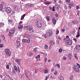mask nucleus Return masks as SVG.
<instances>
[{
	"label": "nucleus",
	"instance_id": "16",
	"mask_svg": "<svg viewBox=\"0 0 80 80\" xmlns=\"http://www.w3.org/2000/svg\"><path fill=\"white\" fill-rule=\"evenodd\" d=\"M16 62H17L18 65H20V60L19 59H16Z\"/></svg>",
	"mask_w": 80,
	"mask_h": 80
},
{
	"label": "nucleus",
	"instance_id": "61",
	"mask_svg": "<svg viewBox=\"0 0 80 80\" xmlns=\"http://www.w3.org/2000/svg\"><path fill=\"white\" fill-rule=\"evenodd\" d=\"M32 54H33L32 53H30L29 54V56L30 57H32Z\"/></svg>",
	"mask_w": 80,
	"mask_h": 80
},
{
	"label": "nucleus",
	"instance_id": "14",
	"mask_svg": "<svg viewBox=\"0 0 80 80\" xmlns=\"http://www.w3.org/2000/svg\"><path fill=\"white\" fill-rule=\"evenodd\" d=\"M75 48L78 50H80V45L76 46Z\"/></svg>",
	"mask_w": 80,
	"mask_h": 80
},
{
	"label": "nucleus",
	"instance_id": "58",
	"mask_svg": "<svg viewBox=\"0 0 80 80\" xmlns=\"http://www.w3.org/2000/svg\"><path fill=\"white\" fill-rule=\"evenodd\" d=\"M49 8L50 10H52V8L51 6H49Z\"/></svg>",
	"mask_w": 80,
	"mask_h": 80
},
{
	"label": "nucleus",
	"instance_id": "13",
	"mask_svg": "<svg viewBox=\"0 0 80 80\" xmlns=\"http://www.w3.org/2000/svg\"><path fill=\"white\" fill-rule=\"evenodd\" d=\"M72 58V55L71 54H69L68 55V58L69 60H70Z\"/></svg>",
	"mask_w": 80,
	"mask_h": 80
},
{
	"label": "nucleus",
	"instance_id": "1",
	"mask_svg": "<svg viewBox=\"0 0 80 80\" xmlns=\"http://www.w3.org/2000/svg\"><path fill=\"white\" fill-rule=\"evenodd\" d=\"M15 32V28H13L12 29L10 30L8 34L9 36H11Z\"/></svg>",
	"mask_w": 80,
	"mask_h": 80
},
{
	"label": "nucleus",
	"instance_id": "35",
	"mask_svg": "<svg viewBox=\"0 0 80 80\" xmlns=\"http://www.w3.org/2000/svg\"><path fill=\"white\" fill-rule=\"evenodd\" d=\"M6 68H7V69H10V67H9V65H7L6 66Z\"/></svg>",
	"mask_w": 80,
	"mask_h": 80
},
{
	"label": "nucleus",
	"instance_id": "26",
	"mask_svg": "<svg viewBox=\"0 0 80 80\" xmlns=\"http://www.w3.org/2000/svg\"><path fill=\"white\" fill-rule=\"evenodd\" d=\"M6 77H8L10 79V80H13V79H12L11 78H10V76H9V75H8L6 74Z\"/></svg>",
	"mask_w": 80,
	"mask_h": 80
},
{
	"label": "nucleus",
	"instance_id": "25",
	"mask_svg": "<svg viewBox=\"0 0 80 80\" xmlns=\"http://www.w3.org/2000/svg\"><path fill=\"white\" fill-rule=\"evenodd\" d=\"M51 2H49V1H47V2H45V4L46 5H48L49 4H50Z\"/></svg>",
	"mask_w": 80,
	"mask_h": 80
},
{
	"label": "nucleus",
	"instance_id": "42",
	"mask_svg": "<svg viewBox=\"0 0 80 80\" xmlns=\"http://www.w3.org/2000/svg\"><path fill=\"white\" fill-rule=\"evenodd\" d=\"M9 22L10 23H12V20H9Z\"/></svg>",
	"mask_w": 80,
	"mask_h": 80
},
{
	"label": "nucleus",
	"instance_id": "12",
	"mask_svg": "<svg viewBox=\"0 0 80 80\" xmlns=\"http://www.w3.org/2000/svg\"><path fill=\"white\" fill-rule=\"evenodd\" d=\"M72 23H73V24H74V25H77V24L78 23V21H77V20H74L72 21Z\"/></svg>",
	"mask_w": 80,
	"mask_h": 80
},
{
	"label": "nucleus",
	"instance_id": "56",
	"mask_svg": "<svg viewBox=\"0 0 80 80\" xmlns=\"http://www.w3.org/2000/svg\"><path fill=\"white\" fill-rule=\"evenodd\" d=\"M30 33H32V32H33V31L32 29L30 31Z\"/></svg>",
	"mask_w": 80,
	"mask_h": 80
},
{
	"label": "nucleus",
	"instance_id": "47",
	"mask_svg": "<svg viewBox=\"0 0 80 80\" xmlns=\"http://www.w3.org/2000/svg\"><path fill=\"white\" fill-rule=\"evenodd\" d=\"M34 5V4H31L30 5V7H33Z\"/></svg>",
	"mask_w": 80,
	"mask_h": 80
},
{
	"label": "nucleus",
	"instance_id": "27",
	"mask_svg": "<svg viewBox=\"0 0 80 80\" xmlns=\"http://www.w3.org/2000/svg\"><path fill=\"white\" fill-rule=\"evenodd\" d=\"M14 10L16 11H18V7L16 6L14 7Z\"/></svg>",
	"mask_w": 80,
	"mask_h": 80
},
{
	"label": "nucleus",
	"instance_id": "24",
	"mask_svg": "<svg viewBox=\"0 0 80 80\" xmlns=\"http://www.w3.org/2000/svg\"><path fill=\"white\" fill-rule=\"evenodd\" d=\"M37 25L38 28H41V27H42V24H38Z\"/></svg>",
	"mask_w": 80,
	"mask_h": 80
},
{
	"label": "nucleus",
	"instance_id": "57",
	"mask_svg": "<svg viewBox=\"0 0 80 80\" xmlns=\"http://www.w3.org/2000/svg\"><path fill=\"white\" fill-rule=\"evenodd\" d=\"M54 71V68H52L51 71V72H53Z\"/></svg>",
	"mask_w": 80,
	"mask_h": 80
},
{
	"label": "nucleus",
	"instance_id": "2",
	"mask_svg": "<svg viewBox=\"0 0 80 80\" xmlns=\"http://www.w3.org/2000/svg\"><path fill=\"white\" fill-rule=\"evenodd\" d=\"M73 69L74 71L76 72H80V70H79L78 67L77 65H75L74 66Z\"/></svg>",
	"mask_w": 80,
	"mask_h": 80
},
{
	"label": "nucleus",
	"instance_id": "53",
	"mask_svg": "<svg viewBox=\"0 0 80 80\" xmlns=\"http://www.w3.org/2000/svg\"><path fill=\"white\" fill-rule=\"evenodd\" d=\"M64 8L65 10H67V6H64Z\"/></svg>",
	"mask_w": 80,
	"mask_h": 80
},
{
	"label": "nucleus",
	"instance_id": "3",
	"mask_svg": "<svg viewBox=\"0 0 80 80\" xmlns=\"http://www.w3.org/2000/svg\"><path fill=\"white\" fill-rule=\"evenodd\" d=\"M5 50V53H6V55L8 56H10L11 54V51L8 49H7Z\"/></svg>",
	"mask_w": 80,
	"mask_h": 80
},
{
	"label": "nucleus",
	"instance_id": "36",
	"mask_svg": "<svg viewBox=\"0 0 80 80\" xmlns=\"http://www.w3.org/2000/svg\"><path fill=\"white\" fill-rule=\"evenodd\" d=\"M18 72H19V73H20V68H19V67H18Z\"/></svg>",
	"mask_w": 80,
	"mask_h": 80
},
{
	"label": "nucleus",
	"instance_id": "20",
	"mask_svg": "<svg viewBox=\"0 0 80 80\" xmlns=\"http://www.w3.org/2000/svg\"><path fill=\"white\" fill-rule=\"evenodd\" d=\"M14 69L15 70L16 72H17V66H14Z\"/></svg>",
	"mask_w": 80,
	"mask_h": 80
},
{
	"label": "nucleus",
	"instance_id": "17",
	"mask_svg": "<svg viewBox=\"0 0 80 80\" xmlns=\"http://www.w3.org/2000/svg\"><path fill=\"white\" fill-rule=\"evenodd\" d=\"M74 6V4L73 3H71V4H70V6H69V7L70 8V9H71V8L72 7H73Z\"/></svg>",
	"mask_w": 80,
	"mask_h": 80
},
{
	"label": "nucleus",
	"instance_id": "33",
	"mask_svg": "<svg viewBox=\"0 0 80 80\" xmlns=\"http://www.w3.org/2000/svg\"><path fill=\"white\" fill-rule=\"evenodd\" d=\"M25 76L27 79H28V74L27 73H25Z\"/></svg>",
	"mask_w": 80,
	"mask_h": 80
},
{
	"label": "nucleus",
	"instance_id": "62",
	"mask_svg": "<svg viewBox=\"0 0 80 80\" xmlns=\"http://www.w3.org/2000/svg\"><path fill=\"white\" fill-rule=\"evenodd\" d=\"M44 37L45 38H47V35L46 34L44 35Z\"/></svg>",
	"mask_w": 80,
	"mask_h": 80
},
{
	"label": "nucleus",
	"instance_id": "21",
	"mask_svg": "<svg viewBox=\"0 0 80 80\" xmlns=\"http://www.w3.org/2000/svg\"><path fill=\"white\" fill-rule=\"evenodd\" d=\"M52 22L54 23V25H55V23H56V22H57L56 21V20L55 19H52Z\"/></svg>",
	"mask_w": 80,
	"mask_h": 80
},
{
	"label": "nucleus",
	"instance_id": "15",
	"mask_svg": "<svg viewBox=\"0 0 80 80\" xmlns=\"http://www.w3.org/2000/svg\"><path fill=\"white\" fill-rule=\"evenodd\" d=\"M43 71L44 72V73H48V70H47V69L45 68H44V69H43Z\"/></svg>",
	"mask_w": 80,
	"mask_h": 80
},
{
	"label": "nucleus",
	"instance_id": "55",
	"mask_svg": "<svg viewBox=\"0 0 80 80\" xmlns=\"http://www.w3.org/2000/svg\"><path fill=\"white\" fill-rule=\"evenodd\" d=\"M34 52H37V48H35L34 49Z\"/></svg>",
	"mask_w": 80,
	"mask_h": 80
},
{
	"label": "nucleus",
	"instance_id": "22",
	"mask_svg": "<svg viewBox=\"0 0 80 80\" xmlns=\"http://www.w3.org/2000/svg\"><path fill=\"white\" fill-rule=\"evenodd\" d=\"M79 36H80V33L79 32H78L76 37H77V38H78L79 37Z\"/></svg>",
	"mask_w": 80,
	"mask_h": 80
},
{
	"label": "nucleus",
	"instance_id": "32",
	"mask_svg": "<svg viewBox=\"0 0 80 80\" xmlns=\"http://www.w3.org/2000/svg\"><path fill=\"white\" fill-rule=\"evenodd\" d=\"M59 80H63V76H61L60 77Z\"/></svg>",
	"mask_w": 80,
	"mask_h": 80
},
{
	"label": "nucleus",
	"instance_id": "44",
	"mask_svg": "<svg viewBox=\"0 0 80 80\" xmlns=\"http://www.w3.org/2000/svg\"><path fill=\"white\" fill-rule=\"evenodd\" d=\"M58 73V72H57V71H56L54 73V75H57V73Z\"/></svg>",
	"mask_w": 80,
	"mask_h": 80
},
{
	"label": "nucleus",
	"instance_id": "40",
	"mask_svg": "<svg viewBox=\"0 0 80 80\" xmlns=\"http://www.w3.org/2000/svg\"><path fill=\"white\" fill-rule=\"evenodd\" d=\"M46 18L47 20H48V21H49V20H50V18H49V17L47 16L46 17Z\"/></svg>",
	"mask_w": 80,
	"mask_h": 80
},
{
	"label": "nucleus",
	"instance_id": "29",
	"mask_svg": "<svg viewBox=\"0 0 80 80\" xmlns=\"http://www.w3.org/2000/svg\"><path fill=\"white\" fill-rule=\"evenodd\" d=\"M62 51H63V49H62V48H60L59 50V53H61V52H62Z\"/></svg>",
	"mask_w": 80,
	"mask_h": 80
},
{
	"label": "nucleus",
	"instance_id": "63",
	"mask_svg": "<svg viewBox=\"0 0 80 80\" xmlns=\"http://www.w3.org/2000/svg\"><path fill=\"white\" fill-rule=\"evenodd\" d=\"M61 30L62 31V32H64L65 31V29H62Z\"/></svg>",
	"mask_w": 80,
	"mask_h": 80
},
{
	"label": "nucleus",
	"instance_id": "39",
	"mask_svg": "<svg viewBox=\"0 0 80 80\" xmlns=\"http://www.w3.org/2000/svg\"><path fill=\"white\" fill-rule=\"evenodd\" d=\"M56 66L58 68H60V64H56Z\"/></svg>",
	"mask_w": 80,
	"mask_h": 80
},
{
	"label": "nucleus",
	"instance_id": "51",
	"mask_svg": "<svg viewBox=\"0 0 80 80\" xmlns=\"http://www.w3.org/2000/svg\"><path fill=\"white\" fill-rule=\"evenodd\" d=\"M66 38H67V40H68V39H70L69 38V36H66Z\"/></svg>",
	"mask_w": 80,
	"mask_h": 80
},
{
	"label": "nucleus",
	"instance_id": "59",
	"mask_svg": "<svg viewBox=\"0 0 80 80\" xmlns=\"http://www.w3.org/2000/svg\"><path fill=\"white\" fill-rule=\"evenodd\" d=\"M74 40V41H75V42H77V39H75V38H74L73 39Z\"/></svg>",
	"mask_w": 80,
	"mask_h": 80
},
{
	"label": "nucleus",
	"instance_id": "18",
	"mask_svg": "<svg viewBox=\"0 0 80 80\" xmlns=\"http://www.w3.org/2000/svg\"><path fill=\"white\" fill-rule=\"evenodd\" d=\"M17 46L18 47H20V43L18 41L17 42Z\"/></svg>",
	"mask_w": 80,
	"mask_h": 80
},
{
	"label": "nucleus",
	"instance_id": "45",
	"mask_svg": "<svg viewBox=\"0 0 80 80\" xmlns=\"http://www.w3.org/2000/svg\"><path fill=\"white\" fill-rule=\"evenodd\" d=\"M76 9H77V10H78V9H79V8H80L78 6H76Z\"/></svg>",
	"mask_w": 80,
	"mask_h": 80
},
{
	"label": "nucleus",
	"instance_id": "54",
	"mask_svg": "<svg viewBox=\"0 0 80 80\" xmlns=\"http://www.w3.org/2000/svg\"><path fill=\"white\" fill-rule=\"evenodd\" d=\"M0 47L1 48H2V47H3V44H0Z\"/></svg>",
	"mask_w": 80,
	"mask_h": 80
},
{
	"label": "nucleus",
	"instance_id": "50",
	"mask_svg": "<svg viewBox=\"0 0 80 80\" xmlns=\"http://www.w3.org/2000/svg\"><path fill=\"white\" fill-rule=\"evenodd\" d=\"M44 60L45 62H46L47 60V58H44Z\"/></svg>",
	"mask_w": 80,
	"mask_h": 80
},
{
	"label": "nucleus",
	"instance_id": "19",
	"mask_svg": "<svg viewBox=\"0 0 80 80\" xmlns=\"http://www.w3.org/2000/svg\"><path fill=\"white\" fill-rule=\"evenodd\" d=\"M25 17V14H24L22 15V16L21 17V20H23V19L24 18V17Z\"/></svg>",
	"mask_w": 80,
	"mask_h": 80
},
{
	"label": "nucleus",
	"instance_id": "64",
	"mask_svg": "<svg viewBox=\"0 0 80 80\" xmlns=\"http://www.w3.org/2000/svg\"><path fill=\"white\" fill-rule=\"evenodd\" d=\"M59 2V3H60V4L62 3V1L60 0Z\"/></svg>",
	"mask_w": 80,
	"mask_h": 80
},
{
	"label": "nucleus",
	"instance_id": "41",
	"mask_svg": "<svg viewBox=\"0 0 80 80\" xmlns=\"http://www.w3.org/2000/svg\"><path fill=\"white\" fill-rule=\"evenodd\" d=\"M56 32V34L58 35L59 33V31L58 30H57Z\"/></svg>",
	"mask_w": 80,
	"mask_h": 80
},
{
	"label": "nucleus",
	"instance_id": "43",
	"mask_svg": "<svg viewBox=\"0 0 80 80\" xmlns=\"http://www.w3.org/2000/svg\"><path fill=\"white\" fill-rule=\"evenodd\" d=\"M45 49H47L48 48V46H47V45H45Z\"/></svg>",
	"mask_w": 80,
	"mask_h": 80
},
{
	"label": "nucleus",
	"instance_id": "49",
	"mask_svg": "<svg viewBox=\"0 0 80 80\" xmlns=\"http://www.w3.org/2000/svg\"><path fill=\"white\" fill-rule=\"evenodd\" d=\"M12 73H16V72H15V70H14V69H13L12 71Z\"/></svg>",
	"mask_w": 80,
	"mask_h": 80
},
{
	"label": "nucleus",
	"instance_id": "37",
	"mask_svg": "<svg viewBox=\"0 0 80 80\" xmlns=\"http://www.w3.org/2000/svg\"><path fill=\"white\" fill-rule=\"evenodd\" d=\"M52 10L53 12H55V7L54 6H53V7L52 8Z\"/></svg>",
	"mask_w": 80,
	"mask_h": 80
},
{
	"label": "nucleus",
	"instance_id": "9",
	"mask_svg": "<svg viewBox=\"0 0 80 80\" xmlns=\"http://www.w3.org/2000/svg\"><path fill=\"white\" fill-rule=\"evenodd\" d=\"M3 4H1L0 5V11H2V10H3Z\"/></svg>",
	"mask_w": 80,
	"mask_h": 80
},
{
	"label": "nucleus",
	"instance_id": "30",
	"mask_svg": "<svg viewBox=\"0 0 80 80\" xmlns=\"http://www.w3.org/2000/svg\"><path fill=\"white\" fill-rule=\"evenodd\" d=\"M22 41L23 42H27V40L25 39H22Z\"/></svg>",
	"mask_w": 80,
	"mask_h": 80
},
{
	"label": "nucleus",
	"instance_id": "5",
	"mask_svg": "<svg viewBox=\"0 0 80 80\" xmlns=\"http://www.w3.org/2000/svg\"><path fill=\"white\" fill-rule=\"evenodd\" d=\"M6 12L7 13H10L11 12V9L10 7H7L6 9Z\"/></svg>",
	"mask_w": 80,
	"mask_h": 80
},
{
	"label": "nucleus",
	"instance_id": "28",
	"mask_svg": "<svg viewBox=\"0 0 80 80\" xmlns=\"http://www.w3.org/2000/svg\"><path fill=\"white\" fill-rule=\"evenodd\" d=\"M4 23L3 22L0 23V26H1V27H3V26H4Z\"/></svg>",
	"mask_w": 80,
	"mask_h": 80
},
{
	"label": "nucleus",
	"instance_id": "38",
	"mask_svg": "<svg viewBox=\"0 0 80 80\" xmlns=\"http://www.w3.org/2000/svg\"><path fill=\"white\" fill-rule=\"evenodd\" d=\"M40 55H38V56H37L36 57H35L36 58H40Z\"/></svg>",
	"mask_w": 80,
	"mask_h": 80
},
{
	"label": "nucleus",
	"instance_id": "10",
	"mask_svg": "<svg viewBox=\"0 0 80 80\" xmlns=\"http://www.w3.org/2000/svg\"><path fill=\"white\" fill-rule=\"evenodd\" d=\"M36 24L37 25H40V24H42V23L41 22V21H40L37 20V21L36 22Z\"/></svg>",
	"mask_w": 80,
	"mask_h": 80
},
{
	"label": "nucleus",
	"instance_id": "60",
	"mask_svg": "<svg viewBox=\"0 0 80 80\" xmlns=\"http://www.w3.org/2000/svg\"><path fill=\"white\" fill-rule=\"evenodd\" d=\"M47 78H48V77L47 76L46 77L45 80H47Z\"/></svg>",
	"mask_w": 80,
	"mask_h": 80
},
{
	"label": "nucleus",
	"instance_id": "8",
	"mask_svg": "<svg viewBox=\"0 0 80 80\" xmlns=\"http://www.w3.org/2000/svg\"><path fill=\"white\" fill-rule=\"evenodd\" d=\"M49 43L52 45H53L55 44V41L53 40H50Z\"/></svg>",
	"mask_w": 80,
	"mask_h": 80
},
{
	"label": "nucleus",
	"instance_id": "34",
	"mask_svg": "<svg viewBox=\"0 0 80 80\" xmlns=\"http://www.w3.org/2000/svg\"><path fill=\"white\" fill-rule=\"evenodd\" d=\"M30 39H28V40H27V42H28V43H30Z\"/></svg>",
	"mask_w": 80,
	"mask_h": 80
},
{
	"label": "nucleus",
	"instance_id": "46",
	"mask_svg": "<svg viewBox=\"0 0 80 80\" xmlns=\"http://www.w3.org/2000/svg\"><path fill=\"white\" fill-rule=\"evenodd\" d=\"M70 1V0H66V2H67L68 3H69Z\"/></svg>",
	"mask_w": 80,
	"mask_h": 80
},
{
	"label": "nucleus",
	"instance_id": "31",
	"mask_svg": "<svg viewBox=\"0 0 80 80\" xmlns=\"http://www.w3.org/2000/svg\"><path fill=\"white\" fill-rule=\"evenodd\" d=\"M73 75H72L70 77V80H73Z\"/></svg>",
	"mask_w": 80,
	"mask_h": 80
},
{
	"label": "nucleus",
	"instance_id": "48",
	"mask_svg": "<svg viewBox=\"0 0 80 80\" xmlns=\"http://www.w3.org/2000/svg\"><path fill=\"white\" fill-rule=\"evenodd\" d=\"M38 72V70H37V69H35V73H37Z\"/></svg>",
	"mask_w": 80,
	"mask_h": 80
},
{
	"label": "nucleus",
	"instance_id": "23",
	"mask_svg": "<svg viewBox=\"0 0 80 80\" xmlns=\"http://www.w3.org/2000/svg\"><path fill=\"white\" fill-rule=\"evenodd\" d=\"M23 28V26L22 25H19L18 27V28H19V29H21V28Z\"/></svg>",
	"mask_w": 80,
	"mask_h": 80
},
{
	"label": "nucleus",
	"instance_id": "6",
	"mask_svg": "<svg viewBox=\"0 0 80 80\" xmlns=\"http://www.w3.org/2000/svg\"><path fill=\"white\" fill-rule=\"evenodd\" d=\"M67 43H68V45H71L72 43V41L70 40V39H68L67 40Z\"/></svg>",
	"mask_w": 80,
	"mask_h": 80
},
{
	"label": "nucleus",
	"instance_id": "52",
	"mask_svg": "<svg viewBox=\"0 0 80 80\" xmlns=\"http://www.w3.org/2000/svg\"><path fill=\"white\" fill-rule=\"evenodd\" d=\"M63 60H65L66 59H67V58H66V57H63Z\"/></svg>",
	"mask_w": 80,
	"mask_h": 80
},
{
	"label": "nucleus",
	"instance_id": "7",
	"mask_svg": "<svg viewBox=\"0 0 80 80\" xmlns=\"http://www.w3.org/2000/svg\"><path fill=\"white\" fill-rule=\"evenodd\" d=\"M55 8H56V10H58L60 8V5H56L55 6Z\"/></svg>",
	"mask_w": 80,
	"mask_h": 80
},
{
	"label": "nucleus",
	"instance_id": "11",
	"mask_svg": "<svg viewBox=\"0 0 80 80\" xmlns=\"http://www.w3.org/2000/svg\"><path fill=\"white\" fill-rule=\"evenodd\" d=\"M26 28H28V30L30 31L32 30V28H31L30 26H28L26 27Z\"/></svg>",
	"mask_w": 80,
	"mask_h": 80
},
{
	"label": "nucleus",
	"instance_id": "4",
	"mask_svg": "<svg viewBox=\"0 0 80 80\" xmlns=\"http://www.w3.org/2000/svg\"><path fill=\"white\" fill-rule=\"evenodd\" d=\"M53 34V31L51 30H49L48 31V36L49 37H50Z\"/></svg>",
	"mask_w": 80,
	"mask_h": 80
}]
</instances>
